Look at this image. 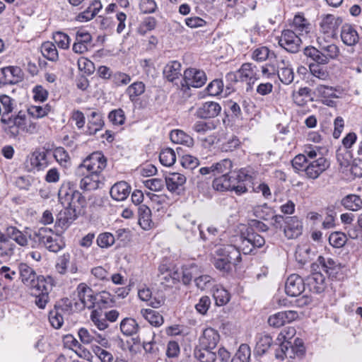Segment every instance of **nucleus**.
<instances>
[{"instance_id": "f257e3e1", "label": "nucleus", "mask_w": 362, "mask_h": 362, "mask_svg": "<svg viewBox=\"0 0 362 362\" xmlns=\"http://www.w3.org/2000/svg\"><path fill=\"white\" fill-rule=\"evenodd\" d=\"M264 244L265 240L262 235L253 232L252 229L248 230L246 235L243 234L240 236L238 247L228 245L217 250L214 265L223 273H228L232 269V265H236L240 262V252L245 255L251 254L255 248H259Z\"/></svg>"}, {"instance_id": "f03ea898", "label": "nucleus", "mask_w": 362, "mask_h": 362, "mask_svg": "<svg viewBox=\"0 0 362 362\" xmlns=\"http://www.w3.org/2000/svg\"><path fill=\"white\" fill-rule=\"evenodd\" d=\"M58 197L64 209L61 210L57 216L59 226L67 227L75 221L86 205V199L82 194L76 189L72 182H64L61 185Z\"/></svg>"}, {"instance_id": "7ed1b4c3", "label": "nucleus", "mask_w": 362, "mask_h": 362, "mask_svg": "<svg viewBox=\"0 0 362 362\" xmlns=\"http://www.w3.org/2000/svg\"><path fill=\"white\" fill-rule=\"evenodd\" d=\"M296 329L293 327H287L279 334L278 339H283L279 349L276 351V358L283 360L284 358H295L302 356L305 353V349L299 339H295V346L290 341L296 335Z\"/></svg>"}, {"instance_id": "20e7f679", "label": "nucleus", "mask_w": 362, "mask_h": 362, "mask_svg": "<svg viewBox=\"0 0 362 362\" xmlns=\"http://www.w3.org/2000/svg\"><path fill=\"white\" fill-rule=\"evenodd\" d=\"M33 244L32 247L35 248L40 246L45 247L49 251L57 252L64 245L60 238L53 237L51 230L47 228H40L37 231L34 232Z\"/></svg>"}, {"instance_id": "39448f33", "label": "nucleus", "mask_w": 362, "mask_h": 362, "mask_svg": "<svg viewBox=\"0 0 362 362\" xmlns=\"http://www.w3.org/2000/svg\"><path fill=\"white\" fill-rule=\"evenodd\" d=\"M107 165V160L100 151H95L87 156L76 169V175L82 176L85 173L101 174Z\"/></svg>"}, {"instance_id": "423d86ee", "label": "nucleus", "mask_w": 362, "mask_h": 362, "mask_svg": "<svg viewBox=\"0 0 362 362\" xmlns=\"http://www.w3.org/2000/svg\"><path fill=\"white\" fill-rule=\"evenodd\" d=\"M18 279L30 290L37 288L40 285L48 281V276L37 275L35 269L26 263H20L18 265Z\"/></svg>"}, {"instance_id": "0eeeda50", "label": "nucleus", "mask_w": 362, "mask_h": 362, "mask_svg": "<svg viewBox=\"0 0 362 362\" xmlns=\"http://www.w3.org/2000/svg\"><path fill=\"white\" fill-rule=\"evenodd\" d=\"M341 23V18L332 14L322 15L319 21V36L325 37V39L336 37Z\"/></svg>"}, {"instance_id": "6e6552de", "label": "nucleus", "mask_w": 362, "mask_h": 362, "mask_svg": "<svg viewBox=\"0 0 362 362\" xmlns=\"http://www.w3.org/2000/svg\"><path fill=\"white\" fill-rule=\"evenodd\" d=\"M249 175L244 170H240L233 175H221L213 180L212 187L216 191L226 192L230 191L232 182L238 180L237 182H245L248 180Z\"/></svg>"}, {"instance_id": "1a4fd4ad", "label": "nucleus", "mask_w": 362, "mask_h": 362, "mask_svg": "<svg viewBox=\"0 0 362 362\" xmlns=\"http://www.w3.org/2000/svg\"><path fill=\"white\" fill-rule=\"evenodd\" d=\"M329 161L323 156L315 160H309L303 169L307 178L316 180L320 175L329 168Z\"/></svg>"}, {"instance_id": "9d476101", "label": "nucleus", "mask_w": 362, "mask_h": 362, "mask_svg": "<svg viewBox=\"0 0 362 362\" xmlns=\"http://www.w3.org/2000/svg\"><path fill=\"white\" fill-rule=\"evenodd\" d=\"M182 81L183 82L181 83L182 87L200 88L205 84L206 76L203 71L189 68L184 71Z\"/></svg>"}, {"instance_id": "9b49d317", "label": "nucleus", "mask_w": 362, "mask_h": 362, "mask_svg": "<svg viewBox=\"0 0 362 362\" xmlns=\"http://www.w3.org/2000/svg\"><path fill=\"white\" fill-rule=\"evenodd\" d=\"M55 285V281L52 276H48V281L37 288L30 290L31 294L35 296V303L40 309H44L49 302V293Z\"/></svg>"}, {"instance_id": "f8f14e48", "label": "nucleus", "mask_w": 362, "mask_h": 362, "mask_svg": "<svg viewBox=\"0 0 362 362\" xmlns=\"http://www.w3.org/2000/svg\"><path fill=\"white\" fill-rule=\"evenodd\" d=\"M302 40L299 35L292 30H284L279 40V45L286 51L296 53L299 51Z\"/></svg>"}, {"instance_id": "ddd939ff", "label": "nucleus", "mask_w": 362, "mask_h": 362, "mask_svg": "<svg viewBox=\"0 0 362 362\" xmlns=\"http://www.w3.org/2000/svg\"><path fill=\"white\" fill-rule=\"evenodd\" d=\"M177 227L184 233L187 238L195 236L198 232L200 235H202L200 226L197 224L195 218L190 214L179 218L177 221Z\"/></svg>"}, {"instance_id": "4468645a", "label": "nucleus", "mask_w": 362, "mask_h": 362, "mask_svg": "<svg viewBox=\"0 0 362 362\" xmlns=\"http://www.w3.org/2000/svg\"><path fill=\"white\" fill-rule=\"evenodd\" d=\"M78 336L83 344L98 343L103 347H107L109 342L107 339L92 329L81 327L78 331Z\"/></svg>"}, {"instance_id": "2eb2a0df", "label": "nucleus", "mask_w": 362, "mask_h": 362, "mask_svg": "<svg viewBox=\"0 0 362 362\" xmlns=\"http://www.w3.org/2000/svg\"><path fill=\"white\" fill-rule=\"evenodd\" d=\"M6 235L12 242H16L21 247H28L30 241L31 246L33 244V233H29L27 230L24 231L20 230L16 226H8L6 229Z\"/></svg>"}, {"instance_id": "dca6fc26", "label": "nucleus", "mask_w": 362, "mask_h": 362, "mask_svg": "<svg viewBox=\"0 0 362 362\" xmlns=\"http://www.w3.org/2000/svg\"><path fill=\"white\" fill-rule=\"evenodd\" d=\"M23 71L18 66H6L0 69V83L4 85L16 84L23 79Z\"/></svg>"}, {"instance_id": "f3484780", "label": "nucleus", "mask_w": 362, "mask_h": 362, "mask_svg": "<svg viewBox=\"0 0 362 362\" xmlns=\"http://www.w3.org/2000/svg\"><path fill=\"white\" fill-rule=\"evenodd\" d=\"M91 42V35L84 29H79L76 33L72 50L76 54H83L88 50Z\"/></svg>"}, {"instance_id": "a211bd4d", "label": "nucleus", "mask_w": 362, "mask_h": 362, "mask_svg": "<svg viewBox=\"0 0 362 362\" xmlns=\"http://www.w3.org/2000/svg\"><path fill=\"white\" fill-rule=\"evenodd\" d=\"M298 317V313L295 310H286L279 312L271 315L268 319V323L273 327L279 328L286 323H290Z\"/></svg>"}, {"instance_id": "6ab92c4d", "label": "nucleus", "mask_w": 362, "mask_h": 362, "mask_svg": "<svg viewBox=\"0 0 362 362\" xmlns=\"http://www.w3.org/2000/svg\"><path fill=\"white\" fill-rule=\"evenodd\" d=\"M77 296L83 306L88 309L93 308L96 304V293L86 284H78L76 288Z\"/></svg>"}, {"instance_id": "aec40b11", "label": "nucleus", "mask_w": 362, "mask_h": 362, "mask_svg": "<svg viewBox=\"0 0 362 362\" xmlns=\"http://www.w3.org/2000/svg\"><path fill=\"white\" fill-rule=\"evenodd\" d=\"M305 290L304 281L301 276L293 274L290 275L285 284V291L290 296H300Z\"/></svg>"}, {"instance_id": "412c9836", "label": "nucleus", "mask_w": 362, "mask_h": 362, "mask_svg": "<svg viewBox=\"0 0 362 362\" xmlns=\"http://www.w3.org/2000/svg\"><path fill=\"white\" fill-rule=\"evenodd\" d=\"M17 127L23 132L29 134H37L40 129V125L32 121L22 111L18 112V115L14 117Z\"/></svg>"}, {"instance_id": "4be33fe9", "label": "nucleus", "mask_w": 362, "mask_h": 362, "mask_svg": "<svg viewBox=\"0 0 362 362\" xmlns=\"http://www.w3.org/2000/svg\"><path fill=\"white\" fill-rule=\"evenodd\" d=\"M79 187L83 191H92L100 187L103 177L101 174L85 173L81 176Z\"/></svg>"}, {"instance_id": "5701e85b", "label": "nucleus", "mask_w": 362, "mask_h": 362, "mask_svg": "<svg viewBox=\"0 0 362 362\" xmlns=\"http://www.w3.org/2000/svg\"><path fill=\"white\" fill-rule=\"evenodd\" d=\"M302 230V222L296 216L286 217L284 233L288 238H297L301 235Z\"/></svg>"}, {"instance_id": "b1692460", "label": "nucleus", "mask_w": 362, "mask_h": 362, "mask_svg": "<svg viewBox=\"0 0 362 362\" xmlns=\"http://www.w3.org/2000/svg\"><path fill=\"white\" fill-rule=\"evenodd\" d=\"M221 110L220 105L215 102H206L197 108L195 115L201 119L214 118L219 115Z\"/></svg>"}, {"instance_id": "393cba45", "label": "nucleus", "mask_w": 362, "mask_h": 362, "mask_svg": "<svg viewBox=\"0 0 362 362\" xmlns=\"http://www.w3.org/2000/svg\"><path fill=\"white\" fill-rule=\"evenodd\" d=\"M257 72V66L252 63H244L238 70L240 81L247 82L249 86L251 81L254 83L259 78Z\"/></svg>"}, {"instance_id": "a878e982", "label": "nucleus", "mask_w": 362, "mask_h": 362, "mask_svg": "<svg viewBox=\"0 0 362 362\" xmlns=\"http://www.w3.org/2000/svg\"><path fill=\"white\" fill-rule=\"evenodd\" d=\"M131 192L130 185L125 181L116 182L110 188L111 197L118 202L125 200Z\"/></svg>"}, {"instance_id": "bb28decb", "label": "nucleus", "mask_w": 362, "mask_h": 362, "mask_svg": "<svg viewBox=\"0 0 362 362\" xmlns=\"http://www.w3.org/2000/svg\"><path fill=\"white\" fill-rule=\"evenodd\" d=\"M219 334L211 327L206 328L199 339L200 346L208 349H215L219 341Z\"/></svg>"}, {"instance_id": "cd10ccee", "label": "nucleus", "mask_w": 362, "mask_h": 362, "mask_svg": "<svg viewBox=\"0 0 362 362\" xmlns=\"http://www.w3.org/2000/svg\"><path fill=\"white\" fill-rule=\"evenodd\" d=\"M30 162L32 169L42 170L48 166L47 151L40 148L35 149L30 155Z\"/></svg>"}, {"instance_id": "c85d7f7f", "label": "nucleus", "mask_w": 362, "mask_h": 362, "mask_svg": "<svg viewBox=\"0 0 362 362\" xmlns=\"http://www.w3.org/2000/svg\"><path fill=\"white\" fill-rule=\"evenodd\" d=\"M291 26L294 30L293 31L298 35H308L312 29L311 23L302 13L295 15Z\"/></svg>"}, {"instance_id": "c756f323", "label": "nucleus", "mask_w": 362, "mask_h": 362, "mask_svg": "<svg viewBox=\"0 0 362 362\" xmlns=\"http://www.w3.org/2000/svg\"><path fill=\"white\" fill-rule=\"evenodd\" d=\"M18 266L13 264L0 267V288L18 279Z\"/></svg>"}, {"instance_id": "7c9ffc66", "label": "nucleus", "mask_w": 362, "mask_h": 362, "mask_svg": "<svg viewBox=\"0 0 362 362\" xmlns=\"http://www.w3.org/2000/svg\"><path fill=\"white\" fill-rule=\"evenodd\" d=\"M325 37L318 36L317 42L323 54L327 57L328 62L330 59H334L339 55V48L333 43H329Z\"/></svg>"}, {"instance_id": "2f4dec72", "label": "nucleus", "mask_w": 362, "mask_h": 362, "mask_svg": "<svg viewBox=\"0 0 362 362\" xmlns=\"http://www.w3.org/2000/svg\"><path fill=\"white\" fill-rule=\"evenodd\" d=\"M278 76L279 80L286 85L291 84L294 79V72L288 62L281 59L278 62Z\"/></svg>"}, {"instance_id": "473e14b6", "label": "nucleus", "mask_w": 362, "mask_h": 362, "mask_svg": "<svg viewBox=\"0 0 362 362\" xmlns=\"http://www.w3.org/2000/svg\"><path fill=\"white\" fill-rule=\"evenodd\" d=\"M308 285L311 291L316 293H322L326 288L325 277L321 272H314L308 279Z\"/></svg>"}, {"instance_id": "72a5a7b5", "label": "nucleus", "mask_w": 362, "mask_h": 362, "mask_svg": "<svg viewBox=\"0 0 362 362\" xmlns=\"http://www.w3.org/2000/svg\"><path fill=\"white\" fill-rule=\"evenodd\" d=\"M185 182V176L177 173H170L169 176L165 178V184L168 189L170 192H176L177 194L180 193V191L182 189Z\"/></svg>"}, {"instance_id": "f704fd0d", "label": "nucleus", "mask_w": 362, "mask_h": 362, "mask_svg": "<svg viewBox=\"0 0 362 362\" xmlns=\"http://www.w3.org/2000/svg\"><path fill=\"white\" fill-rule=\"evenodd\" d=\"M181 64L177 61H173L165 65L163 69L164 77L170 82L175 83L181 76Z\"/></svg>"}, {"instance_id": "c9c22d12", "label": "nucleus", "mask_w": 362, "mask_h": 362, "mask_svg": "<svg viewBox=\"0 0 362 362\" xmlns=\"http://www.w3.org/2000/svg\"><path fill=\"white\" fill-rule=\"evenodd\" d=\"M341 39L347 46H354L358 42L359 37L357 31L350 25L346 24L341 27Z\"/></svg>"}, {"instance_id": "e433bc0d", "label": "nucleus", "mask_w": 362, "mask_h": 362, "mask_svg": "<svg viewBox=\"0 0 362 362\" xmlns=\"http://www.w3.org/2000/svg\"><path fill=\"white\" fill-rule=\"evenodd\" d=\"M101 8L102 4L100 1L93 0L84 11L77 15L76 20L80 22H87L93 19Z\"/></svg>"}, {"instance_id": "4c0bfd02", "label": "nucleus", "mask_w": 362, "mask_h": 362, "mask_svg": "<svg viewBox=\"0 0 362 362\" xmlns=\"http://www.w3.org/2000/svg\"><path fill=\"white\" fill-rule=\"evenodd\" d=\"M15 244L6 233L0 232V258L8 259L14 254Z\"/></svg>"}, {"instance_id": "58836bf2", "label": "nucleus", "mask_w": 362, "mask_h": 362, "mask_svg": "<svg viewBox=\"0 0 362 362\" xmlns=\"http://www.w3.org/2000/svg\"><path fill=\"white\" fill-rule=\"evenodd\" d=\"M139 226L144 230H149L154 226V223L151 220V211L146 205H141L138 209Z\"/></svg>"}, {"instance_id": "ea45409f", "label": "nucleus", "mask_w": 362, "mask_h": 362, "mask_svg": "<svg viewBox=\"0 0 362 362\" xmlns=\"http://www.w3.org/2000/svg\"><path fill=\"white\" fill-rule=\"evenodd\" d=\"M272 343V338L269 334H257L256 337L255 353L259 356H262L270 348Z\"/></svg>"}, {"instance_id": "a19ab883", "label": "nucleus", "mask_w": 362, "mask_h": 362, "mask_svg": "<svg viewBox=\"0 0 362 362\" xmlns=\"http://www.w3.org/2000/svg\"><path fill=\"white\" fill-rule=\"evenodd\" d=\"M103 126L104 121L101 115L97 112H91L88 122L87 134L89 135L95 134L97 132L102 129Z\"/></svg>"}, {"instance_id": "79ce46f5", "label": "nucleus", "mask_w": 362, "mask_h": 362, "mask_svg": "<svg viewBox=\"0 0 362 362\" xmlns=\"http://www.w3.org/2000/svg\"><path fill=\"white\" fill-rule=\"evenodd\" d=\"M341 204L347 210L356 211L362 208V199L356 194H349L341 200Z\"/></svg>"}, {"instance_id": "37998d69", "label": "nucleus", "mask_w": 362, "mask_h": 362, "mask_svg": "<svg viewBox=\"0 0 362 362\" xmlns=\"http://www.w3.org/2000/svg\"><path fill=\"white\" fill-rule=\"evenodd\" d=\"M201 273L199 267L192 263L189 265H185L182 267V281L185 285H189L192 279H195L197 275Z\"/></svg>"}, {"instance_id": "c03bdc74", "label": "nucleus", "mask_w": 362, "mask_h": 362, "mask_svg": "<svg viewBox=\"0 0 362 362\" xmlns=\"http://www.w3.org/2000/svg\"><path fill=\"white\" fill-rule=\"evenodd\" d=\"M251 57L257 62H262L267 59H276V55L274 52L270 51L267 47L262 46L252 51Z\"/></svg>"}, {"instance_id": "a18cd8bd", "label": "nucleus", "mask_w": 362, "mask_h": 362, "mask_svg": "<svg viewBox=\"0 0 362 362\" xmlns=\"http://www.w3.org/2000/svg\"><path fill=\"white\" fill-rule=\"evenodd\" d=\"M303 53L306 57L312 59L314 62H316L313 64H328L327 57L323 54L320 49H317L314 47H307L304 49Z\"/></svg>"}, {"instance_id": "49530a36", "label": "nucleus", "mask_w": 362, "mask_h": 362, "mask_svg": "<svg viewBox=\"0 0 362 362\" xmlns=\"http://www.w3.org/2000/svg\"><path fill=\"white\" fill-rule=\"evenodd\" d=\"M170 140L173 143L182 144L187 146H192L194 144L193 139L182 130L174 129L170 134Z\"/></svg>"}, {"instance_id": "de8ad7c7", "label": "nucleus", "mask_w": 362, "mask_h": 362, "mask_svg": "<svg viewBox=\"0 0 362 362\" xmlns=\"http://www.w3.org/2000/svg\"><path fill=\"white\" fill-rule=\"evenodd\" d=\"M142 316L152 325L159 327L163 323V316L156 310L151 308L142 309Z\"/></svg>"}, {"instance_id": "09e8293b", "label": "nucleus", "mask_w": 362, "mask_h": 362, "mask_svg": "<svg viewBox=\"0 0 362 362\" xmlns=\"http://www.w3.org/2000/svg\"><path fill=\"white\" fill-rule=\"evenodd\" d=\"M90 320L99 330H105L108 327V323L101 309H94L90 316Z\"/></svg>"}, {"instance_id": "8fccbe9b", "label": "nucleus", "mask_w": 362, "mask_h": 362, "mask_svg": "<svg viewBox=\"0 0 362 362\" xmlns=\"http://www.w3.org/2000/svg\"><path fill=\"white\" fill-rule=\"evenodd\" d=\"M214 175H233L231 169L233 168L232 161L230 159L225 158L216 163L212 164Z\"/></svg>"}, {"instance_id": "3c124183", "label": "nucleus", "mask_w": 362, "mask_h": 362, "mask_svg": "<svg viewBox=\"0 0 362 362\" xmlns=\"http://www.w3.org/2000/svg\"><path fill=\"white\" fill-rule=\"evenodd\" d=\"M53 156L60 166L68 168L71 165V158L64 148L62 146L55 148L53 151Z\"/></svg>"}, {"instance_id": "603ef678", "label": "nucleus", "mask_w": 362, "mask_h": 362, "mask_svg": "<svg viewBox=\"0 0 362 362\" xmlns=\"http://www.w3.org/2000/svg\"><path fill=\"white\" fill-rule=\"evenodd\" d=\"M310 252L311 250L308 245L298 246L295 253V258L300 266H303L310 262Z\"/></svg>"}, {"instance_id": "864d4df0", "label": "nucleus", "mask_w": 362, "mask_h": 362, "mask_svg": "<svg viewBox=\"0 0 362 362\" xmlns=\"http://www.w3.org/2000/svg\"><path fill=\"white\" fill-rule=\"evenodd\" d=\"M41 52L44 57L52 62H57L59 59L58 51L54 44L45 42L41 45Z\"/></svg>"}, {"instance_id": "5fc2aeb1", "label": "nucleus", "mask_w": 362, "mask_h": 362, "mask_svg": "<svg viewBox=\"0 0 362 362\" xmlns=\"http://www.w3.org/2000/svg\"><path fill=\"white\" fill-rule=\"evenodd\" d=\"M212 349L201 347L196 349L194 355L200 362H214L216 361V353L213 352Z\"/></svg>"}, {"instance_id": "6e6d98bb", "label": "nucleus", "mask_w": 362, "mask_h": 362, "mask_svg": "<svg viewBox=\"0 0 362 362\" xmlns=\"http://www.w3.org/2000/svg\"><path fill=\"white\" fill-rule=\"evenodd\" d=\"M159 160L163 165L170 167L176 161V153L171 148H165L160 152Z\"/></svg>"}, {"instance_id": "4d7b16f0", "label": "nucleus", "mask_w": 362, "mask_h": 362, "mask_svg": "<svg viewBox=\"0 0 362 362\" xmlns=\"http://www.w3.org/2000/svg\"><path fill=\"white\" fill-rule=\"evenodd\" d=\"M145 91V85L141 81L134 82L126 90V93L128 95L131 102L134 103L136 100L137 97L142 95Z\"/></svg>"}, {"instance_id": "13d9d810", "label": "nucleus", "mask_w": 362, "mask_h": 362, "mask_svg": "<svg viewBox=\"0 0 362 362\" xmlns=\"http://www.w3.org/2000/svg\"><path fill=\"white\" fill-rule=\"evenodd\" d=\"M16 106L15 100L7 95H0V115L2 117L11 113Z\"/></svg>"}, {"instance_id": "bf43d9fd", "label": "nucleus", "mask_w": 362, "mask_h": 362, "mask_svg": "<svg viewBox=\"0 0 362 362\" xmlns=\"http://www.w3.org/2000/svg\"><path fill=\"white\" fill-rule=\"evenodd\" d=\"M62 313V308L55 306L49 313V322L55 329H59L64 323Z\"/></svg>"}, {"instance_id": "052dcab7", "label": "nucleus", "mask_w": 362, "mask_h": 362, "mask_svg": "<svg viewBox=\"0 0 362 362\" xmlns=\"http://www.w3.org/2000/svg\"><path fill=\"white\" fill-rule=\"evenodd\" d=\"M139 325L133 318H125L120 323L121 332L127 336H131L136 333Z\"/></svg>"}, {"instance_id": "680f3d73", "label": "nucleus", "mask_w": 362, "mask_h": 362, "mask_svg": "<svg viewBox=\"0 0 362 362\" xmlns=\"http://www.w3.org/2000/svg\"><path fill=\"white\" fill-rule=\"evenodd\" d=\"M351 171L355 177H362V142L358 148L356 157L353 159Z\"/></svg>"}, {"instance_id": "e2e57ef3", "label": "nucleus", "mask_w": 362, "mask_h": 362, "mask_svg": "<svg viewBox=\"0 0 362 362\" xmlns=\"http://www.w3.org/2000/svg\"><path fill=\"white\" fill-rule=\"evenodd\" d=\"M316 91L319 96L326 99L325 101H324V103L328 105H329L332 101L328 100L327 99L337 97L335 93V90L332 86L319 85L316 88Z\"/></svg>"}, {"instance_id": "0e129e2a", "label": "nucleus", "mask_w": 362, "mask_h": 362, "mask_svg": "<svg viewBox=\"0 0 362 362\" xmlns=\"http://www.w3.org/2000/svg\"><path fill=\"white\" fill-rule=\"evenodd\" d=\"M323 64H310L309 69L312 75L320 80L325 81L329 78V74L326 66Z\"/></svg>"}, {"instance_id": "69168bd1", "label": "nucleus", "mask_w": 362, "mask_h": 362, "mask_svg": "<svg viewBox=\"0 0 362 362\" xmlns=\"http://www.w3.org/2000/svg\"><path fill=\"white\" fill-rule=\"evenodd\" d=\"M317 262L321 265L323 272H326L329 276L334 274V271L337 269V265L332 259H325L322 256H319L317 258Z\"/></svg>"}, {"instance_id": "338daca9", "label": "nucleus", "mask_w": 362, "mask_h": 362, "mask_svg": "<svg viewBox=\"0 0 362 362\" xmlns=\"http://www.w3.org/2000/svg\"><path fill=\"white\" fill-rule=\"evenodd\" d=\"M213 296L218 306L226 305L230 300L229 293L223 287L216 288L214 291Z\"/></svg>"}, {"instance_id": "774afa93", "label": "nucleus", "mask_w": 362, "mask_h": 362, "mask_svg": "<svg viewBox=\"0 0 362 362\" xmlns=\"http://www.w3.org/2000/svg\"><path fill=\"white\" fill-rule=\"evenodd\" d=\"M346 235L344 233L339 231L332 233L329 237V244L336 248L343 247L346 244Z\"/></svg>"}]
</instances>
